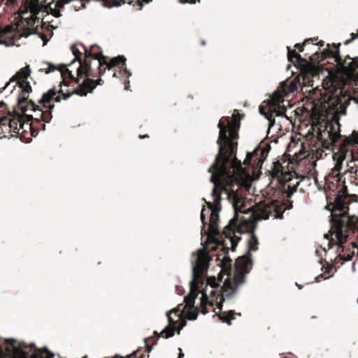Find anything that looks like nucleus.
<instances>
[{
    "label": "nucleus",
    "mask_w": 358,
    "mask_h": 358,
    "mask_svg": "<svg viewBox=\"0 0 358 358\" xmlns=\"http://www.w3.org/2000/svg\"><path fill=\"white\" fill-rule=\"evenodd\" d=\"M341 192H342V193H343V195H341V196H342L343 198H344V199L345 200V198H346L347 196H348V194H346V195L345 194V192H347V187L344 186V187L342 188ZM338 195H340V196H341V194H337V195H336V196H338ZM345 202L346 203V206L348 208V203H347L345 201Z\"/></svg>",
    "instance_id": "49530a36"
},
{
    "label": "nucleus",
    "mask_w": 358,
    "mask_h": 358,
    "mask_svg": "<svg viewBox=\"0 0 358 358\" xmlns=\"http://www.w3.org/2000/svg\"><path fill=\"white\" fill-rule=\"evenodd\" d=\"M31 122L30 124H28L27 122V125L28 126L29 129L31 130V136H36L38 134V130H43L42 129V125L38 123H36L35 120H31Z\"/></svg>",
    "instance_id": "c9c22d12"
},
{
    "label": "nucleus",
    "mask_w": 358,
    "mask_h": 358,
    "mask_svg": "<svg viewBox=\"0 0 358 358\" xmlns=\"http://www.w3.org/2000/svg\"><path fill=\"white\" fill-rule=\"evenodd\" d=\"M45 0H24V6L22 13H34L39 14L40 12L51 14L55 17H59L62 15L57 8H52L50 4L44 5Z\"/></svg>",
    "instance_id": "4468645a"
},
{
    "label": "nucleus",
    "mask_w": 358,
    "mask_h": 358,
    "mask_svg": "<svg viewBox=\"0 0 358 358\" xmlns=\"http://www.w3.org/2000/svg\"><path fill=\"white\" fill-rule=\"evenodd\" d=\"M30 73L31 70L29 66L22 68L10 79L3 88L0 90V93H1L3 90L8 87L13 83L15 84L13 86L10 92H13L15 87L18 85L21 89L20 94L18 96V108L22 113H24L27 122L31 120H35L36 123L42 125V129L44 131L45 129V124L42 123L43 110L32 100L28 99L29 94L32 92L31 86L29 82L27 81Z\"/></svg>",
    "instance_id": "423d86ee"
},
{
    "label": "nucleus",
    "mask_w": 358,
    "mask_h": 358,
    "mask_svg": "<svg viewBox=\"0 0 358 358\" xmlns=\"http://www.w3.org/2000/svg\"><path fill=\"white\" fill-rule=\"evenodd\" d=\"M74 94H76L74 90L73 91L67 90L64 92L62 89V85H59L58 87L55 86L45 92L38 103L45 108L53 110L55 105L51 103V101L60 102L62 99L66 100Z\"/></svg>",
    "instance_id": "ddd939ff"
},
{
    "label": "nucleus",
    "mask_w": 358,
    "mask_h": 358,
    "mask_svg": "<svg viewBox=\"0 0 358 358\" xmlns=\"http://www.w3.org/2000/svg\"><path fill=\"white\" fill-rule=\"evenodd\" d=\"M285 91L286 93H293L298 90L299 86H301L298 76L289 81L288 84L285 83Z\"/></svg>",
    "instance_id": "72a5a7b5"
},
{
    "label": "nucleus",
    "mask_w": 358,
    "mask_h": 358,
    "mask_svg": "<svg viewBox=\"0 0 358 358\" xmlns=\"http://www.w3.org/2000/svg\"><path fill=\"white\" fill-rule=\"evenodd\" d=\"M113 77H117V76L115 72L113 73Z\"/></svg>",
    "instance_id": "774afa93"
},
{
    "label": "nucleus",
    "mask_w": 358,
    "mask_h": 358,
    "mask_svg": "<svg viewBox=\"0 0 358 358\" xmlns=\"http://www.w3.org/2000/svg\"><path fill=\"white\" fill-rule=\"evenodd\" d=\"M6 350L15 358H53L54 355L46 348L38 349L34 343L29 345L24 342L9 338L5 340Z\"/></svg>",
    "instance_id": "9d476101"
},
{
    "label": "nucleus",
    "mask_w": 358,
    "mask_h": 358,
    "mask_svg": "<svg viewBox=\"0 0 358 358\" xmlns=\"http://www.w3.org/2000/svg\"><path fill=\"white\" fill-rule=\"evenodd\" d=\"M134 0H105V7H117L124 3L132 4Z\"/></svg>",
    "instance_id": "f704fd0d"
},
{
    "label": "nucleus",
    "mask_w": 358,
    "mask_h": 358,
    "mask_svg": "<svg viewBox=\"0 0 358 358\" xmlns=\"http://www.w3.org/2000/svg\"><path fill=\"white\" fill-rule=\"evenodd\" d=\"M15 43L13 36V32L10 27H6L2 32L0 33V43L6 46L12 45Z\"/></svg>",
    "instance_id": "bb28decb"
},
{
    "label": "nucleus",
    "mask_w": 358,
    "mask_h": 358,
    "mask_svg": "<svg viewBox=\"0 0 358 358\" xmlns=\"http://www.w3.org/2000/svg\"><path fill=\"white\" fill-rule=\"evenodd\" d=\"M222 276L221 273L219 275V278L217 279L215 277H209L207 279V285H210L212 288H216L219 287L218 280H221Z\"/></svg>",
    "instance_id": "58836bf2"
},
{
    "label": "nucleus",
    "mask_w": 358,
    "mask_h": 358,
    "mask_svg": "<svg viewBox=\"0 0 358 358\" xmlns=\"http://www.w3.org/2000/svg\"><path fill=\"white\" fill-rule=\"evenodd\" d=\"M223 250L224 253H227L229 252V248L225 245H223Z\"/></svg>",
    "instance_id": "5fc2aeb1"
},
{
    "label": "nucleus",
    "mask_w": 358,
    "mask_h": 358,
    "mask_svg": "<svg viewBox=\"0 0 358 358\" xmlns=\"http://www.w3.org/2000/svg\"><path fill=\"white\" fill-rule=\"evenodd\" d=\"M46 64L48 66V69L45 73H49L55 71V70H58L61 73V76L63 80L62 83L64 85L69 86V83L67 81V79L74 81V76L72 74V71L69 69L66 64H61L57 67L50 63H47Z\"/></svg>",
    "instance_id": "4be33fe9"
},
{
    "label": "nucleus",
    "mask_w": 358,
    "mask_h": 358,
    "mask_svg": "<svg viewBox=\"0 0 358 358\" xmlns=\"http://www.w3.org/2000/svg\"><path fill=\"white\" fill-rule=\"evenodd\" d=\"M78 8H76V10H80V8H84L85 7V3L83 2L82 0H80V1H78Z\"/></svg>",
    "instance_id": "3c124183"
},
{
    "label": "nucleus",
    "mask_w": 358,
    "mask_h": 358,
    "mask_svg": "<svg viewBox=\"0 0 358 358\" xmlns=\"http://www.w3.org/2000/svg\"><path fill=\"white\" fill-rule=\"evenodd\" d=\"M284 98L278 93L273 94L269 103L268 105V111H265L264 106L259 107V112L264 115L266 118L269 121L270 127H273L275 123L274 116H282L285 114L286 108L280 104L283 103Z\"/></svg>",
    "instance_id": "f8f14e48"
},
{
    "label": "nucleus",
    "mask_w": 358,
    "mask_h": 358,
    "mask_svg": "<svg viewBox=\"0 0 358 358\" xmlns=\"http://www.w3.org/2000/svg\"><path fill=\"white\" fill-rule=\"evenodd\" d=\"M270 150L271 146L267 143L262 148L259 146L257 147L253 152L247 153L243 164L246 166L251 165L255 169L261 168Z\"/></svg>",
    "instance_id": "dca6fc26"
},
{
    "label": "nucleus",
    "mask_w": 358,
    "mask_h": 358,
    "mask_svg": "<svg viewBox=\"0 0 358 358\" xmlns=\"http://www.w3.org/2000/svg\"><path fill=\"white\" fill-rule=\"evenodd\" d=\"M311 127L308 131L315 137L317 142L327 150H334L336 143L341 138V124L336 117L328 119L322 113H313L311 115Z\"/></svg>",
    "instance_id": "0eeeda50"
},
{
    "label": "nucleus",
    "mask_w": 358,
    "mask_h": 358,
    "mask_svg": "<svg viewBox=\"0 0 358 358\" xmlns=\"http://www.w3.org/2000/svg\"><path fill=\"white\" fill-rule=\"evenodd\" d=\"M231 259L229 257H224L223 261L222 262V271H225L227 274L230 273L231 270Z\"/></svg>",
    "instance_id": "4c0bfd02"
},
{
    "label": "nucleus",
    "mask_w": 358,
    "mask_h": 358,
    "mask_svg": "<svg viewBox=\"0 0 358 358\" xmlns=\"http://www.w3.org/2000/svg\"><path fill=\"white\" fill-rule=\"evenodd\" d=\"M349 208L346 206L344 198L338 195L336 196L334 206L331 210V229L329 231L330 235L326 234L324 236L329 239V248L334 244V239L329 238V236L335 234L336 238V245H338V250L342 248L344 252V248L342 246L348 239H352L356 235L355 241L351 243L352 249L358 248V216H350L348 210Z\"/></svg>",
    "instance_id": "20e7f679"
},
{
    "label": "nucleus",
    "mask_w": 358,
    "mask_h": 358,
    "mask_svg": "<svg viewBox=\"0 0 358 358\" xmlns=\"http://www.w3.org/2000/svg\"><path fill=\"white\" fill-rule=\"evenodd\" d=\"M152 0H143V2L145 3H149L150 1H151Z\"/></svg>",
    "instance_id": "69168bd1"
},
{
    "label": "nucleus",
    "mask_w": 358,
    "mask_h": 358,
    "mask_svg": "<svg viewBox=\"0 0 358 358\" xmlns=\"http://www.w3.org/2000/svg\"><path fill=\"white\" fill-rule=\"evenodd\" d=\"M145 137H148V135H145V136H140V138H145Z\"/></svg>",
    "instance_id": "338daca9"
},
{
    "label": "nucleus",
    "mask_w": 358,
    "mask_h": 358,
    "mask_svg": "<svg viewBox=\"0 0 358 358\" xmlns=\"http://www.w3.org/2000/svg\"><path fill=\"white\" fill-rule=\"evenodd\" d=\"M248 260L243 257H238L235 262V266L237 273L234 275V282L229 278H227L224 282V285L221 287L222 294H218L216 299L220 298V301L217 305V308L221 310L222 303L224 301V296L229 298L234 295L238 287L244 283L245 280V274L248 273L251 269L252 264L247 262Z\"/></svg>",
    "instance_id": "1a4fd4ad"
},
{
    "label": "nucleus",
    "mask_w": 358,
    "mask_h": 358,
    "mask_svg": "<svg viewBox=\"0 0 358 358\" xmlns=\"http://www.w3.org/2000/svg\"><path fill=\"white\" fill-rule=\"evenodd\" d=\"M317 38H308V39H306L303 43L295 44L294 47L298 49L299 52H301L303 51L305 45L310 44V43L313 44V41H317Z\"/></svg>",
    "instance_id": "ea45409f"
},
{
    "label": "nucleus",
    "mask_w": 358,
    "mask_h": 358,
    "mask_svg": "<svg viewBox=\"0 0 358 358\" xmlns=\"http://www.w3.org/2000/svg\"><path fill=\"white\" fill-rule=\"evenodd\" d=\"M205 210V208H203L202 210H201V220L202 222V224H203V227H202V231L204 230V227H205V224H206V222H205V215H204V212Z\"/></svg>",
    "instance_id": "a18cd8bd"
},
{
    "label": "nucleus",
    "mask_w": 358,
    "mask_h": 358,
    "mask_svg": "<svg viewBox=\"0 0 358 358\" xmlns=\"http://www.w3.org/2000/svg\"><path fill=\"white\" fill-rule=\"evenodd\" d=\"M282 204L277 200H264L259 202L256 205V210L251 212L247 209L246 213H250L249 218H245L243 216L236 215L224 227L222 234L229 239L231 244V250L235 251L241 237L236 234H243L248 232L250 234V239L248 241V250L245 255L241 257L245 258L248 263L252 264L251 252L258 250V240L255 234L256 227L255 221L261 220H267L270 215L275 218H283V212L281 210Z\"/></svg>",
    "instance_id": "7ed1b4c3"
},
{
    "label": "nucleus",
    "mask_w": 358,
    "mask_h": 358,
    "mask_svg": "<svg viewBox=\"0 0 358 358\" xmlns=\"http://www.w3.org/2000/svg\"><path fill=\"white\" fill-rule=\"evenodd\" d=\"M351 38L348 39L343 42L344 45L350 44L352 41L357 39L358 38V29L357 30V33H352L350 34Z\"/></svg>",
    "instance_id": "c03bdc74"
},
{
    "label": "nucleus",
    "mask_w": 358,
    "mask_h": 358,
    "mask_svg": "<svg viewBox=\"0 0 358 358\" xmlns=\"http://www.w3.org/2000/svg\"><path fill=\"white\" fill-rule=\"evenodd\" d=\"M96 80H94V78L89 77L83 79L81 83H79L78 86L74 89L76 94L80 96H84L89 92H92L93 90L99 85H102L103 80L98 77Z\"/></svg>",
    "instance_id": "6ab92c4d"
},
{
    "label": "nucleus",
    "mask_w": 358,
    "mask_h": 358,
    "mask_svg": "<svg viewBox=\"0 0 358 358\" xmlns=\"http://www.w3.org/2000/svg\"><path fill=\"white\" fill-rule=\"evenodd\" d=\"M354 255L355 251L351 250V249L347 250L346 252L343 255L341 253L339 254L341 258L345 262L350 261Z\"/></svg>",
    "instance_id": "79ce46f5"
},
{
    "label": "nucleus",
    "mask_w": 358,
    "mask_h": 358,
    "mask_svg": "<svg viewBox=\"0 0 358 358\" xmlns=\"http://www.w3.org/2000/svg\"><path fill=\"white\" fill-rule=\"evenodd\" d=\"M83 48V62L76 68V77L74 76V82L77 84H79L82 78L101 77L106 71V57L103 55L101 50L96 51L99 48L94 45L90 49L85 46Z\"/></svg>",
    "instance_id": "6e6552de"
},
{
    "label": "nucleus",
    "mask_w": 358,
    "mask_h": 358,
    "mask_svg": "<svg viewBox=\"0 0 358 358\" xmlns=\"http://www.w3.org/2000/svg\"><path fill=\"white\" fill-rule=\"evenodd\" d=\"M106 59H108L107 57ZM115 67L120 69V71H119V73L124 75L127 78L131 76V73L127 69L126 58L123 55H119L113 57L109 61L106 60V64H105L106 70H110Z\"/></svg>",
    "instance_id": "412c9836"
},
{
    "label": "nucleus",
    "mask_w": 358,
    "mask_h": 358,
    "mask_svg": "<svg viewBox=\"0 0 358 358\" xmlns=\"http://www.w3.org/2000/svg\"><path fill=\"white\" fill-rule=\"evenodd\" d=\"M152 348V345H146V349L143 352L141 350H138L126 357L116 355L114 358H149V353L150 352Z\"/></svg>",
    "instance_id": "c85d7f7f"
},
{
    "label": "nucleus",
    "mask_w": 358,
    "mask_h": 358,
    "mask_svg": "<svg viewBox=\"0 0 358 358\" xmlns=\"http://www.w3.org/2000/svg\"><path fill=\"white\" fill-rule=\"evenodd\" d=\"M300 181L294 178L292 173H285L283 177L279 179L278 187L283 194H286L287 198H290L292 195L296 191Z\"/></svg>",
    "instance_id": "f3484780"
},
{
    "label": "nucleus",
    "mask_w": 358,
    "mask_h": 358,
    "mask_svg": "<svg viewBox=\"0 0 358 358\" xmlns=\"http://www.w3.org/2000/svg\"><path fill=\"white\" fill-rule=\"evenodd\" d=\"M228 172V175H233V177H231V180H234L233 178H234L236 180H238V183H241V185H238V187L234 188L231 187L230 189L227 185L226 187L222 188L221 187L222 185L216 187L217 182H213L210 178V182L214 184V187L212 190V196L214 199V203L206 201V206L211 210V212H213V210L218 211L220 208V202L222 200L221 194L222 192H224L227 194V200L229 201V203L232 204L235 213L234 216H236V215H239V213H245L247 211L245 209L246 199L245 192L248 190L250 187V173L245 169H243V174L241 173V176H238V174H236V172Z\"/></svg>",
    "instance_id": "39448f33"
},
{
    "label": "nucleus",
    "mask_w": 358,
    "mask_h": 358,
    "mask_svg": "<svg viewBox=\"0 0 358 358\" xmlns=\"http://www.w3.org/2000/svg\"><path fill=\"white\" fill-rule=\"evenodd\" d=\"M197 308L189 309L186 314V318L189 320H195L197 318Z\"/></svg>",
    "instance_id": "37998d69"
},
{
    "label": "nucleus",
    "mask_w": 358,
    "mask_h": 358,
    "mask_svg": "<svg viewBox=\"0 0 358 358\" xmlns=\"http://www.w3.org/2000/svg\"><path fill=\"white\" fill-rule=\"evenodd\" d=\"M284 205H287L285 210H289L292 208V202L288 200L285 202Z\"/></svg>",
    "instance_id": "8fccbe9b"
},
{
    "label": "nucleus",
    "mask_w": 358,
    "mask_h": 358,
    "mask_svg": "<svg viewBox=\"0 0 358 358\" xmlns=\"http://www.w3.org/2000/svg\"><path fill=\"white\" fill-rule=\"evenodd\" d=\"M78 63L76 62V64H74L72 67H71V70L73 71V69H76V68L78 67Z\"/></svg>",
    "instance_id": "052dcab7"
},
{
    "label": "nucleus",
    "mask_w": 358,
    "mask_h": 358,
    "mask_svg": "<svg viewBox=\"0 0 358 358\" xmlns=\"http://www.w3.org/2000/svg\"><path fill=\"white\" fill-rule=\"evenodd\" d=\"M296 285L298 287V288H299V289H301L302 288V285H299L297 282L296 283Z\"/></svg>",
    "instance_id": "0e129e2a"
},
{
    "label": "nucleus",
    "mask_w": 358,
    "mask_h": 358,
    "mask_svg": "<svg viewBox=\"0 0 358 358\" xmlns=\"http://www.w3.org/2000/svg\"><path fill=\"white\" fill-rule=\"evenodd\" d=\"M341 43L327 44V48L322 52H315L309 57L312 62H317L323 65L324 61L327 59H333L336 63L337 73L341 76H333L324 80L322 83L324 92L316 88L314 90L313 96L310 97L313 99V106L315 108L317 103H327L328 107L336 110L341 114H345V110L350 101L351 96L345 90V85L348 80H352L358 73V57L351 58L349 56L344 59L340 55Z\"/></svg>",
    "instance_id": "f257e3e1"
},
{
    "label": "nucleus",
    "mask_w": 358,
    "mask_h": 358,
    "mask_svg": "<svg viewBox=\"0 0 358 358\" xmlns=\"http://www.w3.org/2000/svg\"><path fill=\"white\" fill-rule=\"evenodd\" d=\"M236 313L234 310H229L227 312H222L217 315L219 319L222 322L227 323L228 325L231 324V320L235 319L234 315ZM238 315H241V313H237Z\"/></svg>",
    "instance_id": "c756f323"
},
{
    "label": "nucleus",
    "mask_w": 358,
    "mask_h": 358,
    "mask_svg": "<svg viewBox=\"0 0 358 358\" xmlns=\"http://www.w3.org/2000/svg\"><path fill=\"white\" fill-rule=\"evenodd\" d=\"M129 85V81H127V83H124V86H125V89L126 90H128Z\"/></svg>",
    "instance_id": "bf43d9fd"
},
{
    "label": "nucleus",
    "mask_w": 358,
    "mask_h": 358,
    "mask_svg": "<svg viewBox=\"0 0 358 358\" xmlns=\"http://www.w3.org/2000/svg\"><path fill=\"white\" fill-rule=\"evenodd\" d=\"M176 330V327H172V326H166L159 334L155 331L154 334L156 336V339L154 342L153 345H156L157 340L160 337H163L164 338H169L174 336L175 332Z\"/></svg>",
    "instance_id": "cd10ccee"
},
{
    "label": "nucleus",
    "mask_w": 358,
    "mask_h": 358,
    "mask_svg": "<svg viewBox=\"0 0 358 358\" xmlns=\"http://www.w3.org/2000/svg\"><path fill=\"white\" fill-rule=\"evenodd\" d=\"M215 293H216V292H215V291H214V290H211V291H210V296H215Z\"/></svg>",
    "instance_id": "680f3d73"
},
{
    "label": "nucleus",
    "mask_w": 358,
    "mask_h": 358,
    "mask_svg": "<svg viewBox=\"0 0 358 358\" xmlns=\"http://www.w3.org/2000/svg\"><path fill=\"white\" fill-rule=\"evenodd\" d=\"M287 59L292 63L296 67L299 68L303 64L308 63L307 60L303 58L295 50H292L287 46Z\"/></svg>",
    "instance_id": "393cba45"
},
{
    "label": "nucleus",
    "mask_w": 358,
    "mask_h": 358,
    "mask_svg": "<svg viewBox=\"0 0 358 358\" xmlns=\"http://www.w3.org/2000/svg\"><path fill=\"white\" fill-rule=\"evenodd\" d=\"M316 45H319V46L322 47V46H324V41H320V42H318Z\"/></svg>",
    "instance_id": "6e6d98bb"
},
{
    "label": "nucleus",
    "mask_w": 358,
    "mask_h": 358,
    "mask_svg": "<svg viewBox=\"0 0 358 358\" xmlns=\"http://www.w3.org/2000/svg\"><path fill=\"white\" fill-rule=\"evenodd\" d=\"M201 313L203 315L208 313L207 306H213V302L210 301L208 298V295L206 293V290H202L201 292Z\"/></svg>",
    "instance_id": "7c9ffc66"
},
{
    "label": "nucleus",
    "mask_w": 358,
    "mask_h": 358,
    "mask_svg": "<svg viewBox=\"0 0 358 358\" xmlns=\"http://www.w3.org/2000/svg\"><path fill=\"white\" fill-rule=\"evenodd\" d=\"M172 313H175L176 314H177L178 317L179 318H180L182 313L180 310L179 308H176V309H173L172 310L169 311L167 313V317H168V321H169V324L168 326H172V327H176V324L177 323V321L174 320L172 317L171 316V314Z\"/></svg>",
    "instance_id": "e433bc0d"
},
{
    "label": "nucleus",
    "mask_w": 358,
    "mask_h": 358,
    "mask_svg": "<svg viewBox=\"0 0 358 358\" xmlns=\"http://www.w3.org/2000/svg\"><path fill=\"white\" fill-rule=\"evenodd\" d=\"M52 110L50 108H46L45 110H43L42 123L45 124V123H49L51 121L52 118Z\"/></svg>",
    "instance_id": "a19ab883"
},
{
    "label": "nucleus",
    "mask_w": 358,
    "mask_h": 358,
    "mask_svg": "<svg viewBox=\"0 0 358 358\" xmlns=\"http://www.w3.org/2000/svg\"><path fill=\"white\" fill-rule=\"evenodd\" d=\"M71 49L75 57L69 66L72 67L76 62L79 66L80 63L83 62V59H82V52L77 48L76 45H71Z\"/></svg>",
    "instance_id": "473e14b6"
},
{
    "label": "nucleus",
    "mask_w": 358,
    "mask_h": 358,
    "mask_svg": "<svg viewBox=\"0 0 358 358\" xmlns=\"http://www.w3.org/2000/svg\"><path fill=\"white\" fill-rule=\"evenodd\" d=\"M200 287V285L190 283V292L184 299L186 306L189 307V309L194 308V301L198 296L199 292V289Z\"/></svg>",
    "instance_id": "a878e982"
},
{
    "label": "nucleus",
    "mask_w": 358,
    "mask_h": 358,
    "mask_svg": "<svg viewBox=\"0 0 358 358\" xmlns=\"http://www.w3.org/2000/svg\"><path fill=\"white\" fill-rule=\"evenodd\" d=\"M351 155H352V160L348 163V166L350 168V171L352 173L353 166H350V164L353 163L355 161V157L352 153L351 154Z\"/></svg>",
    "instance_id": "09e8293b"
},
{
    "label": "nucleus",
    "mask_w": 358,
    "mask_h": 358,
    "mask_svg": "<svg viewBox=\"0 0 358 358\" xmlns=\"http://www.w3.org/2000/svg\"><path fill=\"white\" fill-rule=\"evenodd\" d=\"M27 120L24 113L18 108V103L12 112H8V116L0 117V126L9 128L11 135L18 134L20 129H23Z\"/></svg>",
    "instance_id": "9b49d317"
},
{
    "label": "nucleus",
    "mask_w": 358,
    "mask_h": 358,
    "mask_svg": "<svg viewBox=\"0 0 358 358\" xmlns=\"http://www.w3.org/2000/svg\"><path fill=\"white\" fill-rule=\"evenodd\" d=\"M200 0H185L186 2L189 3H195L196 1H199Z\"/></svg>",
    "instance_id": "864d4df0"
},
{
    "label": "nucleus",
    "mask_w": 358,
    "mask_h": 358,
    "mask_svg": "<svg viewBox=\"0 0 358 358\" xmlns=\"http://www.w3.org/2000/svg\"><path fill=\"white\" fill-rule=\"evenodd\" d=\"M6 104L3 101L0 102V108L6 107Z\"/></svg>",
    "instance_id": "4d7b16f0"
},
{
    "label": "nucleus",
    "mask_w": 358,
    "mask_h": 358,
    "mask_svg": "<svg viewBox=\"0 0 358 358\" xmlns=\"http://www.w3.org/2000/svg\"><path fill=\"white\" fill-rule=\"evenodd\" d=\"M23 6L24 2L22 3V5L19 10V15L21 20L20 22L17 23V29H22V32L21 35L22 36L27 37L32 34H36L38 32V25L35 26V24L36 23L39 22L40 17L38 16L39 14L30 13L31 14L30 17H24V15L26 13H22Z\"/></svg>",
    "instance_id": "2eb2a0df"
},
{
    "label": "nucleus",
    "mask_w": 358,
    "mask_h": 358,
    "mask_svg": "<svg viewBox=\"0 0 358 358\" xmlns=\"http://www.w3.org/2000/svg\"><path fill=\"white\" fill-rule=\"evenodd\" d=\"M331 270H332V268H331V266H328V267L327 268V271H327V273H329Z\"/></svg>",
    "instance_id": "e2e57ef3"
},
{
    "label": "nucleus",
    "mask_w": 358,
    "mask_h": 358,
    "mask_svg": "<svg viewBox=\"0 0 358 358\" xmlns=\"http://www.w3.org/2000/svg\"><path fill=\"white\" fill-rule=\"evenodd\" d=\"M179 351H180V352H179V354H178V358H183V357H184V353L182 352V349H181V348H179Z\"/></svg>",
    "instance_id": "603ef678"
},
{
    "label": "nucleus",
    "mask_w": 358,
    "mask_h": 358,
    "mask_svg": "<svg viewBox=\"0 0 358 358\" xmlns=\"http://www.w3.org/2000/svg\"><path fill=\"white\" fill-rule=\"evenodd\" d=\"M297 69L299 70L298 78H299L301 87L313 86V77L317 76L315 69L308 63L303 64Z\"/></svg>",
    "instance_id": "aec40b11"
},
{
    "label": "nucleus",
    "mask_w": 358,
    "mask_h": 358,
    "mask_svg": "<svg viewBox=\"0 0 358 358\" xmlns=\"http://www.w3.org/2000/svg\"><path fill=\"white\" fill-rule=\"evenodd\" d=\"M41 38H42V39L43 40V41H44V44H45V43L47 42V39H46V36H45V35L42 34Z\"/></svg>",
    "instance_id": "13d9d810"
},
{
    "label": "nucleus",
    "mask_w": 358,
    "mask_h": 358,
    "mask_svg": "<svg viewBox=\"0 0 358 358\" xmlns=\"http://www.w3.org/2000/svg\"><path fill=\"white\" fill-rule=\"evenodd\" d=\"M219 215L217 210H213L210 213V223L208 226V235L210 237L217 236L220 234L218 229Z\"/></svg>",
    "instance_id": "b1692460"
},
{
    "label": "nucleus",
    "mask_w": 358,
    "mask_h": 358,
    "mask_svg": "<svg viewBox=\"0 0 358 358\" xmlns=\"http://www.w3.org/2000/svg\"><path fill=\"white\" fill-rule=\"evenodd\" d=\"M243 115L238 113L235 109L232 117H222L217 124L220 129L219 136L217 143L219 145L218 153L217 154L215 162L209 167L208 171L211 173V180L215 181L216 187L222 185L224 188L229 187H238V180L234 178L231 180L233 175H228V171L236 172L238 176L243 174L242 164L236 157L237 143L234 140L238 137V130L241 125V120ZM240 185V183H239Z\"/></svg>",
    "instance_id": "f03ea898"
},
{
    "label": "nucleus",
    "mask_w": 358,
    "mask_h": 358,
    "mask_svg": "<svg viewBox=\"0 0 358 358\" xmlns=\"http://www.w3.org/2000/svg\"><path fill=\"white\" fill-rule=\"evenodd\" d=\"M284 168L279 162L274 163L273 169L272 170V176L273 178H277L279 182V179L285 174V173H289V171H284Z\"/></svg>",
    "instance_id": "2f4dec72"
},
{
    "label": "nucleus",
    "mask_w": 358,
    "mask_h": 358,
    "mask_svg": "<svg viewBox=\"0 0 358 358\" xmlns=\"http://www.w3.org/2000/svg\"><path fill=\"white\" fill-rule=\"evenodd\" d=\"M186 320H182L178 326V334L180 333V331L186 325Z\"/></svg>",
    "instance_id": "de8ad7c7"
},
{
    "label": "nucleus",
    "mask_w": 358,
    "mask_h": 358,
    "mask_svg": "<svg viewBox=\"0 0 358 358\" xmlns=\"http://www.w3.org/2000/svg\"><path fill=\"white\" fill-rule=\"evenodd\" d=\"M351 143V140L350 138H345L342 143H341L338 145V161L336 162L335 166L332 169L333 173H336V172L339 173V171L342 169V162L345 159L346 153L348 151V146Z\"/></svg>",
    "instance_id": "5701e85b"
},
{
    "label": "nucleus",
    "mask_w": 358,
    "mask_h": 358,
    "mask_svg": "<svg viewBox=\"0 0 358 358\" xmlns=\"http://www.w3.org/2000/svg\"><path fill=\"white\" fill-rule=\"evenodd\" d=\"M208 262L203 256H199L193 266L192 280L190 283L203 286L204 285L203 274L207 270Z\"/></svg>",
    "instance_id": "a211bd4d"
}]
</instances>
